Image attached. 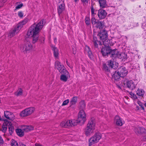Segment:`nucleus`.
<instances>
[{"label": "nucleus", "mask_w": 146, "mask_h": 146, "mask_svg": "<svg viewBox=\"0 0 146 146\" xmlns=\"http://www.w3.org/2000/svg\"><path fill=\"white\" fill-rule=\"evenodd\" d=\"M4 143V141L2 137L0 135V145L3 144Z\"/></svg>", "instance_id": "nucleus-50"}, {"label": "nucleus", "mask_w": 146, "mask_h": 146, "mask_svg": "<svg viewBox=\"0 0 146 146\" xmlns=\"http://www.w3.org/2000/svg\"><path fill=\"white\" fill-rule=\"evenodd\" d=\"M117 71L119 74L120 77H121L125 76L127 73V71L126 68L122 66L119 67Z\"/></svg>", "instance_id": "nucleus-10"}, {"label": "nucleus", "mask_w": 146, "mask_h": 146, "mask_svg": "<svg viewBox=\"0 0 146 146\" xmlns=\"http://www.w3.org/2000/svg\"><path fill=\"white\" fill-rule=\"evenodd\" d=\"M69 100L67 99L65 100H64L63 102L62 106H65L68 104L69 102Z\"/></svg>", "instance_id": "nucleus-42"}, {"label": "nucleus", "mask_w": 146, "mask_h": 146, "mask_svg": "<svg viewBox=\"0 0 146 146\" xmlns=\"http://www.w3.org/2000/svg\"><path fill=\"white\" fill-rule=\"evenodd\" d=\"M138 104L141 107H142L143 105V104H142V103L140 102V101H138Z\"/></svg>", "instance_id": "nucleus-51"}, {"label": "nucleus", "mask_w": 146, "mask_h": 146, "mask_svg": "<svg viewBox=\"0 0 146 146\" xmlns=\"http://www.w3.org/2000/svg\"><path fill=\"white\" fill-rule=\"evenodd\" d=\"M107 15L105 10L102 9H99L98 11V15L100 19L105 18Z\"/></svg>", "instance_id": "nucleus-13"}, {"label": "nucleus", "mask_w": 146, "mask_h": 146, "mask_svg": "<svg viewBox=\"0 0 146 146\" xmlns=\"http://www.w3.org/2000/svg\"><path fill=\"white\" fill-rule=\"evenodd\" d=\"M22 130L25 132H29L34 129V127L31 125H23L22 127Z\"/></svg>", "instance_id": "nucleus-21"}, {"label": "nucleus", "mask_w": 146, "mask_h": 146, "mask_svg": "<svg viewBox=\"0 0 146 146\" xmlns=\"http://www.w3.org/2000/svg\"><path fill=\"white\" fill-rule=\"evenodd\" d=\"M96 128V122L94 118H92L89 121L84 130V133L86 136H88L94 132Z\"/></svg>", "instance_id": "nucleus-2"}, {"label": "nucleus", "mask_w": 146, "mask_h": 146, "mask_svg": "<svg viewBox=\"0 0 146 146\" xmlns=\"http://www.w3.org/2000/svg\"><path fill=\"white\" fill-rule=\"evenodd\" d=\"M76 121V120L74 119L65 121L61 123L60 125L65 127L74 126L77 125V122Z\"/></svg>", "instance_id": "nucleus-6"}, {"label": "nucleus", "mask_w": 146, "mask_h": 146, "mask_svg": "<svg viewBox=\"0 0 146 146\" xmlns=\"http://www.w3.org/2000/svg\"><path fill=\"white\" fill-rule=\"evenodd\" d=\"M137 131L138 132H140V130H137Z\"/></svg>", "instance_id": "nucleus-57"}, {"label": "nucleus", "mask_w": 146, "mask_h": 146, "mask_svg": "<svg viewBox=\"0 0 146 146\" xmlns=\"http://www.w3.org/2000/svg\"><path fill=\"white\" fill-rule=\"evenodd\" d=\"M11 144L12 146H18V145L17 142L13 139L12 140Z\"/></svg>", "instance_id": "nucleus-39"}, {"label": "nucleus", "mask_w": 146, "mask_h": 146, "mask_svg": "<svg viewBox=\"0 0 146 146\" xmlns=\"http://www.w3.org/2000/svg\"><path fill=\"white\" fill-rule=\"evenodd\" d=\"M7 129V127L6 125V123H4L3 125L2 129V131L4 133H5Z\"/></svg>", "instance_id": "nucleus-37"}, {"label": "nucleus", "mask_w": 146, "mask_h": 146, "mask_svg": "<svg viewBox=\"0 0 146 146\" xmlns=\"http://www.w3.org/2000/svg\"><path fill=\"white\" fill-rule=\"evenodd\" d=\"M54 41L55 43H56L57 42V38L56 37L54 38Z\"/></svg>", "instance_id": "nucleus-54"}, {"label": "nucleus", "mask_w": 146, "mask_h": 146, "mask_svg": "<svg viewBox=\"0 0 146 146\" xmlns=\"http://www.w3.org/2000/svg\"><path fill=\"white\" fill-rule=\"evenodd\" d=\"M100 6L102 8H104L107 6L106 0H98Z\"/></svg>", "instance_id": "nucleus-26"}, {"label": "nucleus", "mask_w": 146, "mask_h": 146, "mask_svg": "<svg viewBox=\"0 0 146 146\" xmlns=\"http://www.w3.org/2000/svg\"><path fill=\"white\" fill-rule=\"evenodd\" d=\"M112 76V79H114L115 80H117L120 77L119 74L117 73V72H116V71L115 72L111 74Z\"/></svg>", "instance_id": "nucleus-29"}, {"label": "nucleus", "mask_w": 146, "mask_h": 146, "mask_svg": "<svg viewBox=\"0 0 146 146\" xmlns=\"http://www.w3.org/2000/svg\"><path fill=\"white\" fill-rule=\"evenodd\" d=\"M60 77V79L61 80L64 82H66L68 79L67 77H66V76L64 75V74H62Z\"/></svg>", "instance_id": "nucleus-34"}, {"label": "nucleus", "mask_w": 146, "mask_h": 146, "mask_svg": "<svg viewBox=\"0 0 146 146\" xmlns=\"http://www.w3.org/2000/svg\"><path fill=\"white\" fill-rule=\"evenodd\" d=\"M142 140L143 141H146V136L144 137Z\"/></svg>", "instance_id": "nucleus-53"}, {"label": "nucleus", "mask_w": 146, "mask_h": 146, "mask_svg": "<svg viewBox=\"0 0 146 146\" xmlns=\"http://www.w3.org/2000/svg\"><path fill=\"white\" fill-rule=\"evenodd\" d=\"M55 68L58 70L59 72L62 74H68V72L64 69V67L61 64L60 62L58 61H56L55 62Z\"/></svg>", "instance_id": "nucleus-7"}, {"label": "nucleus", "mask_w": 146, "mask_h": 146, "mask_svg": "<svg viewBox=\"0 0 146 146\" xmlns=\"http://www.w3.org/2000/svg\"><path fill=\"white\" fill-rule=\"evenodd\" d=\"M5 2V0H1L0 1V7H2L4 5Z\"/></svg>", "instance_id": "nucleus-44"}, {"label": "nucleus", "mask_w": 146, "mask_h": 146, "mask_svg": "<svg viewBox=\"0 0 146 146\" xmlns=\"http://www.w3.org/2000/svg\"><path fill=\"white\" fill-rule=\"evenodd\" d=\"M28 19L26 18L18 23L14 28L10 31L8 34L9 36L12 37L17 35L20 31L23 26L28 21Z\"/></svg>", "instance_id": "nucleus-3"}, {"label": "nucleus", "mask_w": 146, "mask_h": 146, "mask_svg": "<svg viewBox=\"0 0 146 146\" xmlns=\"http://www.w3.org/2000/svg\"><path fill=\"white\" fill-rule=\"evenodd\" d=\"M91 13L92 14H94V7H93V6L92 5H91Z\"/></svg>", "instance_id": "nucleus-48"}, {"label": "nucleus", "mask_w": 146, "mask_h": 146, "mask_svg": "<svg viewBox=\"0 0 146 146\" xmlns=\"http://www.w3.org/2000/svg\"><path fill=\"white\" fill-rule=\"evenodd\" d=\"M77 100V98L76 96L74 97L71 99L70 103L71 105H74L76 104Z\"/></svg>", "instance_id": "nucleus-31"}, {"label": "nucleus", "mask_w": 146, "mask_h": 146, "mask_svg": "<svg viewBox=\"0 0 146 146\" xmlns=\"http://www.w3.org/2000/svg\"><path fill=\"white\" fill-rule=\"evenodd\" d=\"M92 44L94 47L96 48H98L99 45L100 46L102 44V43L100 41H98L97 40V38L94 36L93 40L92 41Z\"/></svg>", "instance_id": "nucleus-19"}, {"label": "nucleus", "mask_w": 146, "mask_h": 146, "mask_svg": "<svg viewBox=\"0 0 146 146\" xmlns=\"http://www.w3.org/2000/svg\"><path fill=\"white\" fill-rule=\"evenodd\" d=\"M91 22L92 25L94 26L97 22V21L96 20V19L95 18L92 17L91 19Z\"/></svg>", "instance_id": "nucleus-41"}, {"label": "nucleus", "mask_w": 146, "mask_h": 146, "mask_svg": "<svg viewBox=\"0 0 146 146\" xmlns=\"http://www.w3.org/2000/svg\"><path fill=\"white\" fill-rule=\"evenodd\" d=\"M85 21L86 24L87 26H90V19L89 17H86L85 18Z\"/></svg>", "instance_id": "nucleus-35"}, {"label": "nucleus", "mask_w": 146, "mask_h": 146, "mask_svg": "<svg viewBox=\"0 0 146 146\" xmlns=\"http://www.w3.org/2000/svg\"><path fill=\"white\" fill-rule=\"evenodd\" d=\"M110 49L109 47H104L101 49V52L103 56L110 55Z\"/></svg>", "instance_id": "nucleus-16"}, {"label": "nucleus", "mask_w": 146, "mask_h": 146, "mask_svg": "<svg viewBox=\"0 0 146 146\" xmlns=\"http://www.w3.org/2000/svg\"><path fill=\"white\" fill-rule=\"evenodd\" d=\"M20 146H26L25 144H24L22 143H20Z\"/></svg>", "instance_id": "nucleus-52"}, {"label": "nucleus", "mask_w": 146, "mask_h": 146, "mask_svg": "<svg viewBox=\"0 0 146 146\" xmlns=\"http://www.w3.org/2000/svg\"><path fill=\"white\" fill-rule=\"evenodd\" d=\"M115 119L116 120V124L117 125L121 126L123 125V123L122 119L118 115L115 116Z\"/></svg>", "instance_id": "nucleus-22"}, {"label": "nucleus", "mask_w": 146, "mask_h": 146, "mask_svg": "<svg viewBox=\"0 0 146 146\" xmlns=\"http://www.w3.org/2000/svg\"><path fill=\"white\" fill-rule=\"evenodd\" d=\"M17 134L20 137H22L24 135V133L21 129H17L16 130Z\"/></svg>", "instance_id": "nucleus-32"}, {"label": "nucleus", "mask_w": 146, "mask_h": 146, "mask_svg": "<svg viewBox=\"0 0 146 146\" xmlns=\"http://www.w3.org/2000/svg\"><path fill=\"white\" fill-rule=\"evenodd\" d=\"M107 65L111 68L115 69L117 68V65H116L113 60H111L108 61Z\"/></svg>", "instance_id": "nucleus-20"}, {"label": "nucleus", "mask_w": 146, "mask_h": 146, "mask_svg": "<svg viewBox=\"0 0 146 146\" xmlns=\"http://www.w3.org/2000/svg\"><path fill=\"white\" fill-rule=\"evenodd\" d=\"M35 110V108L33 107L27 108L21 112L20 115L22 117H26L31 114Z\"/></svg>", "instance_id": "nucleus-8"}, {"label": "nucleus", "mask_w": 146, "mask_h": 146, "mask_svg": "<svg viewBox=\"0 0 146 146\" xmlns=\"http://www.w3.org/2000/svg\"><path fill=\"white\" fill-rule=\"evenodd\" d=\"M130 95L131 96H132L133 97L135 98H137V97L136 95L133 93L132 92H130Z\"/></svg>", "instance_id": "nucleus-47"}, {"label": "nucleus", "mask_w": 146, "mask_h": 146, "mask_svg": "<svg viewBox=\"0 0 146 146\" xmlns=\"http://www.w3.org/2000/svg\"><path fill=\"white\" fill-rule=\"evenodd\" d=\"M103 68L106 72H110V70L109 69L108 67L105 64H103Z\"/></svg>", "instance_id": "nucleus-38"}, {"label": "nucleus", "mask_w": 146, "mask_h": 146, "mask_svg": "<svg viewBox=\"0 0 146 146\" xmlns=\"http://www.w3.org/2000/svg\"><path fill=\"white\" fill-rule=\"evenodd\" d=\"M120 55V54L117 49H114L112 50H110L109 56L111 57L114 58L119 57V55Z\"/></svg>", "instance_id": "nucleus-14"}, {"label": "nucleus", "mask_w": 146, "mask_h": 146, "mask_svg": "<svg viewBox=\"0 0 146 146\" xmlns=\"http://www.w3.org/2000/svg\"><path fill=\"white\" fill-rule=\"evenodd\" d=\"M65 9V4L64 3L63 1L59 5L57 9L58 12L59 16L62 13Z\"/></svg>", "instance_id": "nucleus-17"}, {"label": "nucleus", "mask_w": 146, "mask_h": 146, "mask_svg": "<svg viewBox=\"0 0 146 146\" xmlns=\"http://www.w3.org/2000/svg\"><path fill=\"white\" fill-rule=\"evenodd\" d=\"M66 62L67 65L69 66V67L72 69L73 68V66L72 65H70V64L69 62H68V61L67 60H66Z\"/></svg>", "instance_id": "nucleus-49"}, {"label": "nucleus", "mask_w": 146, "mask_h": 146, "mask_svg": "<svg viewBox=\"0 0 146 146\" xmlns=\"http://www.w3.org/2000/svg\"><path fill=\"white\" fill-rule=\"evenodd\" d=\"M4 116L6 118L11 120H13L14 119L15 116L13 114L9 111L4 112Z\"/></svg>", "instance_id": "nucleus-18"}, {"label": "nucleus", "mask_w": 146, "mask_h": 146, "mask_svg": "<svg viewBox=\"0 0 146 146\" xmlns=\"http://www.w3.org/2000/svg\"><path fill=\"white\" fill-rule=\"evenodd\" d=\"M102 135L99 132L95 133L89 139V145L90 146L94 144L97 143L101 138Z\"/></svg>", "instance_id": "nucleus-5"}, {"label": "nucleus", "mask_w": 146, "mask_h": 146, "mask_svg": "<svg viewBox=\"0 0 146 146\" xmlns=\"http://www.w3.org/2000/svg\"><path fill=\"white\" fill-rule=\"evenodd\" d=\"M18 15L19 17H20V18H22L23 17V14L22 12H19Z\"/></svg>", "instance_id": "nucleus-46"}, {"label": "nucleus", "mask_w": 146, "mask_h": 146, "mask_svg": "<svg viewBox=\"0 0 146 146\" xmlns=\"http://www.w3.org/2000/svg\"><path fill=\"white\" fill-rule=\"evenodd\" d=\"M8 129L9 134L10 135H12L14 131V127L13 126L11 125H8Z\"/></svg>", "instance_id": "nucleus-33"}, {"label": "nucleus", "mask_w": 146, "mask_h": 146, "mask_svg": "<svg viewBox=\"0 0 146 146\" xmlns=\"http://www.w3.org/2000/svg\"><path fill=\"white\" fill-rule=\"evenodd\" d=\"M86 115L84 111L83 110H81L78 114V118L76 122L84 123L86 121Z\"/></svg>", "instance_id": "nucleus-9"}, {"label": "nucleus", "mask_w": 146, "mask_h": 146, "mask_svg": "<svg viewBox=\"0 0 146 146\" xmlns=\"http://www.w3.org/2000/svg\"><path fill=\"white\" fill-rule=\"evenodd\" d=\"M39 41L41 42V43H44V38L43 37L41 36L40 37Z\"/></svg>", "instance_id": "nucleus-45"}, {"label": "nucleus", "mask_w": 146, "mask_h": 146, "mask_svg": "<svg viewBox=\"0 0 146 146\" xmlns=\"http://www.w3.org/2000/svg\"><path fill=\"white\" fill-rule=\"evenodd\" d=\"M97 36L101 40H104L105 39L107 38V32L105 30L101 31L97 35Z\"/></svg>", "instance_id": "nucleus-12"}, {"label": "nucleus", "mask_w": 146, "mask_h": 146, "mask_svg": "<svg viewBox=\"0 0 146 146\" xmlns=\"http://www.w3.org/2000/svg\"><path fill=\"white\" fill-rule=\"evenodd\" d=\"M145 4H146V2L145 3Z\"/></svg>", "instance_id": "nucleus-58"}, {"label": "nucleus", "mask_w": 146, "mask_h": 146, "mask_svg": "<svg viewBox=\"0 0 146 146\" xmlns=\"http://www.w3.org/2000/svg\"><path fill=\"white\" fill-rule=\"evenodd\" d=\"M46 21L44 19L39 21L37 23H35L32 25L28 30L27 35L32 37V42L33 43L36 42L39 39L38 33L45 25Z\"/></svg>", "instance_id": "nucleus-1"}, {"label": "nucleus", "mask_w": 146, "mask_h": 146, "mask_svg": "<svg viewBox=\"0 0 146 146\" xmlns=\"http://www.w3.org/2000/svg\"><path fill=\"white\" fill-rule=\"evenodd\" d=\"M53 51L55 59H58L59 58V52L58 49L55 47H54L52 48Z\"/></svg>", "instance_id": "nucleus-23"}, {"label": "nucleus", "mask_w": 146, "mask_h": 146, "mask_svg": "<svg viewBox=\"0 0 146 146\" xmlns=\"http://www.w3.org/2000/svg\"><path fill=\"white\" fill-rule=\"evenodd\" d=\"M141 108H142V110H144V108L143 107V106L142 107H141Z\"/></svg>", "instance_id": "nucleus-55"}, {"label": "nucleus", "mask_w": 146, "mask_h": 146, "mask_svg": "<svg viewBox=\"0 0 146 146\" xmlns=\"http://www.w3.org/2000/svg\"><path fill=\"white\" fill-rule=\"evenodd\" d=\"M23 6V4L21 3H20L19 4H18V5H17L16 7V9H18L21 8Z\"/></svg>", "instance_id": "nucleus-43"}, {"label": "nucleus", "mask_w": 146, "mask_h": 146, "mask_svg": "<svg viewBox=\"0 0 146 146\" xmlns=\"http://www.w3.org/2000/svg\"><path fill=\"white\" fill-rule=\"evenodd\" d=\"M134 130L137 135L146 133V130L143 127H135Z\"/></svg>", "instance_id": "nucleus-15"}, {"label": "nucleus", "mask_w": 146, "mask_h": 146, "mask_svg": "<svg viewBox=\"0 0 146 146\" xmlns=\"http://www.w3.org/2000/svg\"><path fill=\"white\" fill-rule=\"evenodd\" d=\"M33 49V47L30 41L26 42L24 44L20 46V50L24 53H27L28 52L32 50Z\"/></svg>", "instance_id": "nucleus-4"}, {"label": "nucleus", "mask_w": 146, "mask_h": 146, "mask_svg": "<svg viewBox=\"0 0 146 146\" xmlns=\"http://www.w3.org/2000/svg\"><path fill=\"white\" fill-rule=\"evenodd\" d=\"M124 84L125 86H126L128 88L131 90H133L135 89L136 85L132 80H127L125 81Z\"/></svg>", "instance_id": "nucleus-11"}, {"label": "nucleus", "mask_w": 146, "mask_h": 146, "mask_svg": "<svg viewBox=\"0 0 146 146\" xmlns=\"http://www.w3.org/2000/svg\"><path fill=\"white\" fill-rule=\"evenodd\" d=\"M79 105L80 107L81 108H84L86 106V105L84 100L81 101L79 103Z\"/></svg>", "instance_id": "nucleus-36"}, {"label": "nucleus", "mask_w": 146, "mask_h": 146, "mask_svg": "<svg viewBox=\"0 0 146 146\" xmlns=\"http://www.w3.org/2000/svg\"><path fill=\"white\" fill-rule=\"evenodd\" d=\"M73 53L74 54H75L76 53V52H75L74 51H73Z\"/></svg>", "instance_id": "nucleus-56"}, {"label": "nucleus", "mask_w": 146, "mask_h": 146, "mask_svg": "<svg viewBox=\"0 0 146 146\" xmlns=\"http://www.w3.org/2000/svg\"><path fill=\"white\" fill-rule=\"evenodd\" d=\"M23 90L21 88H19L17 91L15 92V96H21L23 94Z\"/></svg>", "instance_id": "nucleus-30"}, {"label": "nucleus", "mask_w": 146, "mask_h": 146, "mask_svg": "<svg viewBox=\"0 0 146 146\" xmlns=\"http://www.w3.org/2000/svg\"><path fill=\"white\" fill-rule=\"evenodd\" d=\"M86 51L87 52L88 54L89 58L92 59L93 58V56L92 51L90 50V48L89 46H87L86 48Z\"/></svg>", "instance_id": "nucleus-24"}, {"label": "nucleus", "mask_w": 146, "mask_h": 146, "mask_svg": "<svg viewBox=\"0 0 146 146\" xmlns=\"http://www.w3.org/2000/svg\"><path fill=\"white\" fill-rule=\"evenodd\" d=\"M103 41V44L105 46V47H109L111 44L110 43V40H108L107 38L105 39Z\"/></svg>", "instance_id": "nucleus-28"}, {"label": "nucleus", "mask_w": 146, "mask_h": 146, "mask_svg": "<svg viewBox=\"0 0 146 146\" xmlns=\"http://www.w3.org/2000/svg\"><path fill=\"white\" fill-rule=\"evenodd\" d=\"M103 25V22L97 20V22L94 26L97 28H98L100 30L102 29Z\"/></svg>", "instance_id": "nucleus-25"}, {"label": "nucleus", "mask_w": 146, "mask_h": 146, "mask_svg": "<svg viewBox=\"0 0 146 146\" xmlns=\"http://www.w3.org/2000/svg\"><path fill=\"white\" fill-rule=\"evenodd\" d=\"M83 6L87 5L90 0H81Z\"/></svg>", "instance_id": "nucleus-40"}, {"label": "nucleus", "mask_w": 146, "mask_h": 146, "mask_svg": "<svg viewBox=\"0 0 146 146\" xmlns=\"http://www.w3.org/2000/svg\"><path fill=\"white\" fill-rule=\"evenodd\" d=\"M136 94L138 96H143L145 93L144 90L142 89L138 88L136 91Z\"/></svg>", "instance_id": "nucleus-27"}]
</instances>
